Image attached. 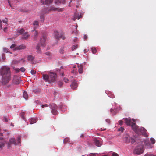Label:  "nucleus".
I'll list each match as a JSON object with an SVG mask.
<instances>
[{"label":"nucleus","instance_id":"f257e3e1","mask_svg":"<svg viewBox=\"0 0 156 156\" xmlns=\"http://www.w3.org/2000/svg\"><path fill=\"white\" fill-rule=\"evenodd\" d=\"M1 74L2 76L1 82L3 85L8 83L11 79L10 69L6 66L4 67L2 69Z\"/></svg>","mask_w":156,"mask_h":156},{"label":"nucleus","instance_id":"f03ea898","mask_svg":"<svg viewBox=\"0 0 156 156\" xmlns=\"http://www.w3.org/2000/svg\"><path fill=\"white\" fill-rule=\"evenodd\" d=\"M44 11V13H47L51 12L52 11H57L58 12H61L63 10V8H55L54 6H52L49 8L48 10L46 8L43 9Z\"/></svg>","mask_w":156,"mask_h":156},{"label":"nucleus","instance_id":"7ed1b4c3","mask_svg":"<svg viewBox=\"0 0 156 156\" xmlns=\"http://www.w3.org/2000/svg\"><path fill=\"white\" fill-rule=\"evenodd\" d=\"M144 147L142 145H139L136 147L134 151L135 154H140L144 152Z\"/></svg>","mask_w":156,"mask_h":156},{"label":"nucleus","instance_id":"20e7f679","mask_svg":"<svg viewBox=\"0 0 156 156\" xmlns=\"http://www.w3.org/2000/svg\"><path fill=\"white\" fill-rule=\"evenodd\" d=\"M50 107L51 109L52 113L54 115H56L58 114L57 111V106L55 104L53 103L50 104Z\"/></svg>","mask_w":156,"mask_h":156},{"label":"nucleus","instance_id":"39448f33","mask_svg":"<svg viewBox=\"0 0 156 156\" xmlns=\"http://www.w3.org/2000/svg\"><path fill=\"white\" fill-rule=\"evenodd\" d=\"M56 74L52 72H50L49 74V82H54L56 81Z\"/></svg>","mask_w":156,"mask_h":156},{"label":"nucleus","instance_id":"423d86ee","mask_svg":"<svg viewBox=\"0 0 156 156\" xmlns=\"http://www.w3.org/2000/svg\"><path fill=\"white\" fill-rule=\"evenodd\" d=\"M20 78L17 76H14L12 83L15 84H18L20 83Z\"/></svg>","mask_w":156,"mask_h":156},{"label":"nucleus","instance_id":"0eeeda50","mask_svg":"<svg viewBox=\"0 0 156 156\" xmlns=\"http://www.w3.org/2000/svg\"><path fill=\"white\" fill-rule=\"evenodd\" d=\"M46 36L45 34L43 35L42 37L40 39V43L41 46L43 47L45 45V42L46 41Z\"/></svg>","mask_w":156,"mask_h":156},{"label":"nucleus","instance_id":"6e6552de","mask_svg":"<svg viewBox=\"0 0 156 156\" xmlns=\"http://www.w3.org/2000/svg\"><path fill=\"white\" fill-rule=\"evenodd\" d=\"M138 132H140L143 135H144L145 137H147V135L146 134V132L147 130L143 127H141L139 129Z\"/></svg>","mask_w":156,"mask_h":156},{"label":"nucleus","instance_id":"1a4fd4ad","mask_svg":"<svg viewBox=\"0 0 156 156\" xmlns=\"http://www.w3.org/2000/svg\"><path fill=\"white\" fill-rule=\"evenodd\" d=\"M13 144H14L15 145H17L15 138H12L10 139L9 140V142L8 143V147H10V145Z\"/></svg>","mask_w":156,"mask_h":156},{"label":"nucleus","instance_id":"9d476101","mask_svg":"<svg viewBox=\"0 0 156 156\" xmlns=\"http://www.w3.org/2000/svg\"><path fill=\"white\" fill-rule=\"evenodd\" d=\"M41 2L42 4L48 5L53 2V0H41Z\"/></svg>","mask_w":156,"mask_h":156},{"label":"nucleus","instance_id":"9b49d317","mask_svg":"<svg viewBox=\"0 0 156 156\" xmlns=\"http://www.w3.org/2000/svg\"><path fill=\"white\" fill-rule=\"evenodd\" d=\"M132 129L133 130L135 131L136 132H138L139 130L138 126L136 125L135 123H132V124L130 126Z\"/></svg>","mask_w":156,"mask_h":156},{"label":"nucleus","instance_id":"f8f14e48","mask_svg":"<svg viewBox=\"0 0 156 156\" xmlns=\"http://www.w3.org/2000/svg\"><path fill=\"white\" fill-rule=\"evenodd\" d=\"M123 119L125 121L126 124L128 126H130L132 123H133L131 122V119L130 118H125Z\"/></svg>","mask_w":156,"mask_h":156},{"label":"nucleus","instance_id":"ddd939ff","mask_svg":"<svg viewBox=\"0 0 156 156\" xmlns=\"http://www.w3.org/2000/svg\"><path fill=\"white\" fill-rule=\"evenodd\" d=\"M70 86L71 88L73 89H76L77 87V83L76 82L75 80H73Z\"/></svg>","mask_w":156,"mask_h":156},{"label":"nucleus","instance_id":"4468645a","mask_svg":"<svg viewBox=\"0 0 156 156\" xmlns=\"http://www.w3.org/2000/svg\"><path fill=\"white\" fill-rule=\"evenodd\" d=\"M30 35L28 34L27 32H25L23 34L21 38L23 39L27 40L30 37Z\"/></svg>","mask_w":156,"mask_h":156},{"label":"nucleus","instance_id":"2eb2a0df","mask_svg":"<svg viewBox=\"0 0 156 156\" xmlns=\"http://www.w3.org/2000/svg\"><path fill=\"white\" fill-rule=\"evenodd\" d=\"M26 48V47L24 45H21L19 46H17L14 48V50H20L24 49Z\"/></svg>","mask_w":156,"mask_h":156},{"label":"nucleus","instance_id":"dca6fc26","mask_svg":"<svg viewBox=\"0 0 156 156\" xmlns=\"http://www.w3.org/2000/svg\"><path fill=\"white\" fill-rule=\"evenodd\" d=\"M44 11L43 10V9L41 11V13L40 15V19L41 21L42 22H44V14L45 13H44Z\"/></svg>","mask_w":156,"mask_h":156},{"label":"nucleus","instance_id":"f3484780","mask_svg":"<svg viewBox=\"0 0 156 156\" xmlns=\"http://www.w3.org/2000/svg\"><path fill=\"white\" fill-rule=\"evenodd\" d=\"M60 35L57 31L54 32V37L56 39H59L60 38Z\"/></svg>","mask_w":156,"mask_h":156},{"label":"nucleus","instance_id":"a211bd4d","mask_svg":"<svg viewBox=\"0 0 156 156\" xmlns=\"http://www.w3.org/2000/svg\"><path fill=\"white\" fill-rule=\"evenodd\" d=\"M94 141L95 145L97 146L100 147L102 145L101 142H100V141L98 140L97 139H95L94 140Z\"/></svg>","mask_w":156,"mask_h":156},{"label":"nucleus","instance_id":"6ab92c4d","mask_svg":"<svg viewBox=\"0 0 156 156\" xmlns=\"http://www.w3.org/2000/svg\"><path fill=\"white\" fill-rule=\"evenodd\" d=\"M144 144L145 147H147V148L151 147V145L148 140H145L144 142Z\"/></svg>","mask_w":156,"mask_h":156},{"label":"nucleus","instance_id":"aec40b11","mask_svg":"<svg viewBox=\"0 0 156 156\" xmlns=\"http://www.w3.org/2000/svg\"><path fill=\"white\" fill-rule=\"evenodd\" d=\"M127 138L129 139V140H126V143H129L131 142L132 143H133L135 142V140L129 136H127Z\"/></svg>","mask_w":156,"mask_h":156},{"label":"nucleus","instance_id":"412c9836","mask_svg":"<svg viewBox=\"0 0 156 156\" xmlns=\"http://www.w3.org/2000/svg\"><path fill=\"white\" fill-rule=\"evenodd\" d=\"M79 68L78 71L80 74H82L83 73V66L81 65H78L77 66Z\"/></svg>","mask_w":156,"mask_h":156},{"label":"nucleus","instance_id":"4be33fe9","mask_svg":"<svg viewBox=\"0 0 156 156\" xmlns=\"http://www.w3.org/2000/svg\"><path fill=\"white\" fill-rule=\"evenodd\" d=\"M34 58V57L31 55L28 56L27 57L28 60L29 61L31 62L33 64L34 63V62L33 61V60Z\"/></svg>","mask_w":156,"mask_h":156},{"label":"nucleus","instance_id":"5701e85b","mask_svg":"<svg viewBox=\"0 0 156 156\" xmlns=\"http://www.w3.org/2000/svg\"><path fill=\"white\" fill-rule=\"evenodd\" d=\"M25 70V69L24 67H22L20 69L17 68L15 69V71L16 72H19L20 71L23 72Z\"/></svg>","mask_w":156,"mask_h":156},{"label":"nucleus","instance_id":"b1692460","mask_svg":"<svg viewBox=\"0 0 156 156\" xmlns=\"http://www.w3.org/2000/svg\"><path fill=\"white\" fill-rule=\"evenodd\" d=\"M43 79L45 80L46 81L49 82V76L47 75L43 74Z\"/></svg>","mask_w":156,"mask_h":156},{"label":"nucleus","instance_id":"393cba45","mask_svg":"<svg viewBox=\"0 0 156 156\" xmlns=\"http://www.w3.org/2000/svg\"><path fill=\"white\" fill-rule=\"evenodd\" d=\"M38 34V32L37 31L35 30L34 31L33 38L34 40H36L37 38V35Z\"/></svg>","mask_w":156,"mask_h":156},{"label":"nucleus","instance_id":"a878e982","mask_svg":"<svg viewBox=\"0 0 156 156\" xmlns=\"http://www.w3.org/2000/svg\"><path fill=\"white\" fill-rule=\"evenodd\" d=\"M23 97L26 99L27 100L28 98V96L26 91H24L23 93Z\"/></svg>","mask_w":156,"mask_h":156},{"label":"nucleus","instance_id":"bb28decb","mask_svg":"<svg viewBox=\"0 0 156 156\" xmlns=\"http://www.w3.org/2000/svg\"><path fill=\"white\" fill-rule=\"evenodd\" d=\"M66 1V0H58V1H55V3L56 4H58V3H64Z\"/></svg>","mask_w":156,"mask_h":156},{"label":"nucleus","instance_id":"cd10ccee","mask_svg":"<svg viewBox=\"0 0 156 156\" xmlns=\"http://www.w3.org/2000/svg\"><path fill=\"white\" fill-rule=\"evenodd\" d=\"M5 145V143L4 142H0V150H1L2 148L4 147Z\"/></svg>","mask_w":156,"mask_h":156},{"label":"nucleus","instance_id":"c85d7f7f","mask_svg":"<svg viewBox=\"0 0 156 156\" xmlns=\"http://www.w3.org/2000/svg\"><path fill=\"white\" fill-rule=\"evenodd\" d=\"M37 122V120L34 118H31L30 120V124H32Z\"/></svg>","mask_w":156,"mask_h":156},{"label":"nucleus","instance_id":"c756f323","mask_svg":"<svg viewBox=\"0 0 156 156\" xmlns=\"http://www.w3.org/2000/svg\"><path fill=\"white\" fill-rule=\"evenodd\" d=\"M77 19H78V16H77V14L76 13H75L74 17L72 19L73 20H75Z\"/></svg>","mask_w":156,"mask_h":156},{"label":"nucleus","instance_id":"7c9ffc66","mask_svg":"<svg viewBox=\"0 0 156 156\" xmlns=\"http://www.w3.org/2000/svg\"><path fill=\"white\" fill-rule=\"evenodd\" d=\"M92 52L93 54H95L97 52V50L95 48L93 47L91 48Z\"/></svg>","mask_w":156,"mask_h":156},{"label":"nucleus","instance_id":"2f4dec72","mask_svg":"<svg viewBox=\"0 0 156 156\" xmlns=\"http://www.w3.org/2000/svg\"><path fill=\"white\" fill-rule=\"evenodd\" d=\"M24 32V29L23 28H22L19 30V31L18 32V33H19L20 34L23 35V33Z\"/></svg>","mask_w":156,"mask_h":156},{"label":"nucleus","instance_id":"473e14b6","mask_svg":"<svg viewBox=\"0 0 156 156\" xmlns=\"http://www.w3.org/2000/svg\"><path fill=\"white\" fill-rule=\"evenodd\" d=\"M36 49L37 50V52L38 53L40 51V44H38L37 46L36 47Z\"/></svg>","mask_w":156,"mask_h":156},{"label":"nucleus","instance_id":"72a5a7b5","mask_svg":"<svg viewBox=\"0 0 156 156\" xmlns=\"http://www.w3.org/2000/svg\"><path fill=\"white\" fill-rule=\"evenodd\" d=\"M150 140L152 144H154L155 142V139L153 138H151L150 139Z\"/></svg>","mask_w":156,"mask_h":156},{"label":"nucleus","instance_id":"f704fd0d","mask_svg":"<svg viewBox=\"0 0 156 156\" xmlns=\"http://www.w3.org/2000/svg\"><path fill=\"white\" fill-rule=\"evenodd\" d=\"M21 142V137L19 136L17 137V143H16L17 144V145L18 144L20 143Z\"/></svg>","mask_w":156,"mask_h":156},{"label":"nucleus","instance_id":"c9c22d12","mask_svg":"<svg viewBox=\"0 0 156 156\" xmlns=\"http://www.w3.org/2000/svg\"><path fill=\"white\" fill-rule=\"evenodd\" d=\"M33 25L34 26L36 25L38 26L39 25L38 22L37 21H34L33 23Z\"/></svg>","mask_w":156,"mask_h":156},{"label":"nucleus","instance_id":"e433bc0d","mask_svg":"<svg viewBox=\"0 0 156 156\" xmlns=\"http://www.w3.org/2000/svg\"><path fill=\"white\" fill-rule=\"evenodd\" d=\"M78 45L77 44L73 45V46L72 47V50H73L75 49L76 48H77L78 47Z\"/></svg>","mask_w":156,"mask_h":156},{"label":"nucleus","instance_id":"4c0bfd02","mask_svg":"<svg viewBox=\"0 0 156 156\" xmlns=\"http://www.w3.org/2000/svg\"><path fill=\"white\" fill-rule=\"evenodd\" d=\"M3 51L4 52L7 53L9 52V50L7 48H3Z\"/></svg>","mask_w":156,"mask_h":156},{"label":"nucleus","instance_id":"58836bf2","mask_svg":"<svg viewBox=\"0 0 156 156\" xmlns=\"http://www.w3.org/2000/svg\"><path fill=\"white\" fill-rule=\"evenodd\" d=\"M31 74L32 75H34L36 73V72L34 69L31 70L30 72Z\"/></svg>","mask_w":156,"mask_h":156},{"label":"nucleus","instance_id":"ea45409f","mask_svg":"<svg viewBox=\"0 0 156 156\" xmlns=\"http://www.w3.org/2000/svg\"><path fill=\"white\" fill-rule=\"evenodd\" d=\"M72 73L73 74H75V75H76L78 73L76 70H75V69L73 70L72 71Z\"/></svg>","mask_w":156,"mask_h":156},{"label":"nucleus","instance_id":"a19ab883","mask_svg":"<svg viewBox=\"0 0 156 156\" xmlns=\"http://www.w3.org/2000/svg\"><path fill=\"white\" fill-rule=\"evenodd\" d=\"M60 38H62L64 40L65 39V37L64 35L63 34H62L60 35Z\"/></svg>","mask_w":156,"mask_h":156},{"label":"nucleus","instance_id":"79ce46f5","mask_svg":"<svg viewBox=\"0 0 156 156\" xmlns=\"http://www.w3.org/2000/svg\"><path fill=\"white\" fill-rule=\"evenodd\" d=\"M8 21V20L7 18H5V19L2 20L3 22L5 23H7Z\"/></svg>","mask_w":156,"mask_h":156},{"label":"nucleus","instance_id":"37998d69","mask_svg":"<svg viewBox=\"0 0 156 156\" xmlns=\"http://www.w3.org/2000/svg\"><path fill=\"white\" fill-rule=\"evenodd\" d=\"M144 156H156L152 154H151L149 153H147Z\"/></svg>","mask_w":156,"mask_h":156},{"label":"nucleus","instance_id":"c03bdc74","mask_svg":"<svg viewBox=\"0 0 156 156\" xmlns=\"http://www.w3.org/2000/svg\"><path fill=\"white\" fill-rule=\"evenodd\" d=\"M124 129V128L122 127H121L120 128L118 129V131H121L123 132Z\"/></svg>","mask_w":156,"mask_h":156},{"label":"nucleus","instance_id":"a18cd8bd","mask_svg":"<svg viewBox=\"0 0 156 156\" xmlns=\"http://www.w3.org/2000/svg\"><path fill=\"white\" fill-rule=\"evenodd\" d=\"M77 16L78 20L82 17V14L80 13V14H77Z\"/></svg>","mask_w":156,"mask_h":156},{"label":"nucleus","instance_id":"49530a36","mask_svg":"<svg viewBox=\"0 0 156 156\" xmlns=\"http://www.w3.org/2000/svg\"><path fill=\"white\" fill-rule=\"evenodd\" d=\"M64 82L66 83H67L69 81L68 79L66 78H64Z\"/></svg>","mask_w":156,"mask_h":156},{"label":"nucleus","instance_id":"de8ad7c7","mask_svg":"<svg viewBox=\"0 0 156 156\" xmlns=\"http://www.w3.org/2000/svg\"><path fill=\"white\" fill-rule=\"evenodd\" d=\"M16 46V45L15 44H12L10 46L11 48H15V46Z\"/></svg>","mask_w":156,"mask_h":156},{"label":"nucleus","instance_id":"09e8293b","mask_svg":"<svg viewBox=\"0 0 156 156\" xmlns=\"http://www.w3.org/2000/svg\"><path fill=\"white\" fill-rule=\"evenodd\" d=\"M118 155L117 154L115 153H112V156H118Z\"/></svg>","mask_w":156,"mask_h":156},{"label":"nucleus","instance_id":"8fccbe9b","mask_svg":"<svg viewBox=\"0 0 156 156\" xmlns=\"http://www.w3.org/2000/svg\"><path fill=\"white\" fill-rule=\"evenodd\" d=\"M48 106V105L47 104H45L44 105H42L41 106L42 108H44L45 107H47Z\"/></svg>","mask_w":156,"mask_h":156},{"label":"nucleus","instance_id":"3c124183","mask_svg":"<svg viewBox=\"0 0 156 156\" xmlns=\"http://www.w3.org/2000/svg\"><path fill=\"white\" fill-rule=\"evenodd\" d=\"M123 123V121L122 120H120L119 121V124L120 125H122Z\"/></svg>","mask_w":156,"mask_h":156},{"label":"nucleus","instance_id":"603ef678","mask_svg":"<svg viewBox=\"0 0 156 156\" xmlns=\"http://www.w3.org/2000/svg\"><path fill=\"white\" fill-rule=\"evenodd\" d=\"M96 154L94 153H90L89 154L90 156H96Z\"/></svg>","mask_w":156,"mask_h":156},{"label":"nucleus","instance_id":"864d4df0","mask_svg":"<svg viewBox=\"0 0 156 156\" xmlns=\"http://www.w3.org/2000/svg\"><path fill=\"white\" fill-rule=\"evenodd\" d=\"M68 141H69V140H68V138H65L64 140V142H68Z\"/></svg>","mask_w":156,"mask_h":156},{"label":"nucleus","instance_id":"5fc2aeb1","mask_svg":"<svg viewBox=\"0 0 156 156\" xmlns=\"http://www.w3.org/2000/svg\"><path fill=\"white\" fill-rule=\"evenodd\" d=\"M22 61V62H25V60L23 58H21L20 60H19L18 62H20L21 61Z\"/></svg>","mask_w":156,"mask_h":156},{"label":"nucleus","instance_id":"6e6d98bb","mask_svg":"<svg viewBox=\"0 0 156 156\" xmlns=\"http://www.w3.org/2000/svg\"><path fill=\"white\" fill-rule=\"evenodd\" d=\"M106 121L107 122H108V123L109 124L110 122V121L109 119H106Z\"/></svg>","mask_w":156,"mask_h":156},{"label":"nucleus","instance_id":"4d7b16f0","mask_svg":"<svg viewBox=\"0 0 156 156\" xmlns=\"http://www.w3.org/2000/svg\"><path fill=\"white\" fill-rule=\"evenodd\" d=\"M7 28L6 27L4 29V31L5 32H6L7 31Z\"/></svg>","mask_w":156,"mask_h":156},{"label":"nucleus","instance_id":"13d9d810","mask_svg":"<svg viewBox=\"0 0 156 156\" xmlns=\"http://www.w3.org/2000/svg\"><path fill=\"white\" fill-rule=\"evenodd\" d=\"M59 86H61L62 85H63V83L62 82H59Z\"/></svg>","mask_w":156,"mask_h":156},{"label":"nucleus","instance_id":"bf43d9fd","mask_svg":"<svg viewBox=\"0 0 156 156\" xmlns=\"http://www.w3.org/2000/svg\"><path fill=\"white\" fill-rule=\"evenodd\" d=\"M0 29H2V21L0 20Z\"/></svg>","mask_w":156,"mask_h":156},{"label":"nucleus","instance_id":"052dcab7","mask_svg":"<svg viewBox=\"0 0 156 156\" xmlns=\"http://www.w3.org/2000/svg\"><path fill=\"white\" fill-rule=\"evenodd\" d=\"M46 54L48 56H50V53L49 52H47L46 53Z\"/></svg>","mask_w":156,"mask_h":156},{"label":"nucleus","instance_id":"680f3d73","mask_svg":"<svg viewBox=\"0 0 156 156\" xmlns=\"http://www.w3.org/2000/svg\"><path fill=\"white\" fill-rule=\"evenodd\" d=\"M24 113H23L21 115V116L23 119H24V116H23V115H24Z\"/></svg>","mask_w":156,"mask_h":156},{"label":"nucleus","instance_id":"e2e57ef3","mask_svg":"<svg viewBox=\"0 0 156 156\" xmlns=\"http://www.w3.org/2000/svg\"><path fill=\"white\" fill-rule=\"evenodd\" d=\"M84 39L86 40L87 38V36L86 35H85L84 37Z\"/></svg>","mask_w":156,"mask_h":156},{"label":"nucleus","instance_id":"0e129e2a","mask_svg":"<svg viewBox=\"0 0 156 156\" xmlns=\"http://www.w3.org/2000/svg\"><path fill=\"white\" fill-rule=\"evenodd\" d=\"M8 2L9 5L10 6V7H11V5L9 2V1H8Z\"/></svg>","mask_w":156,"mask_h":156},{"label":"nucleus","instance_id":"69168bd1","mask_svg":"<svg viewBox=\"0 0 156 156\" xmlns=\"http://www.w3.org/2000/svg\"><path fill=\"white\" fill-rule=\"evenodd\" d=\"M84 53H86V52H87V50L86 49H84Z\"/></svg>","mask_w":156,"mask_h":156},{"label":"nucleus","instance_id":"338daca9","mask_svg":"<svg viewBox=\"0 0 156 156\" xmlns=\"http://www.w3.org/2000/svg\"><path fill=\"white\" fill-rule=\"evenodd\" d=\"M3 139V138L2 136L0 137V140H2Z\"/></svg>","mask_w":156,"mask_h":156},{"label":"nucleus","instance_id":"774afa93","mask_svg":"<svg viewBox=\"0 0 156 156\" xmlns=\"http://www.w3.org/2000/svg\"><path fill=\"white\" fill-rule=\"evenodd\" d=\"M110 110H111V112H113L114 111V110L113 109H111Z\"/></svg>","mask_w":156,"mask_h":156}]
</instances>
